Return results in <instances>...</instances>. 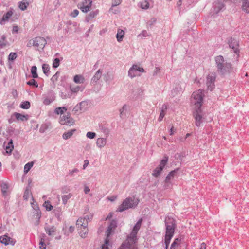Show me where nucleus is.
Listing matches in <instances>:
<instances>
[{
    "label": "nucleus",
    "mask_w": 249,
    "mask_h": 249,
    "mask_svg": "<svg viewBox=\"0 0 249 249\" xmlns=\"http://www.w3.org/2000/svg\"><path fill=\"white\" fill-rule=\"evenodd\" d=\"M31 71L32 77L33 78H36L38 77V74L37 73V67L36 66L32 67Z\"/></svg>",
    "instance_id": "nucleus-39"
},
{
    "label": "nucleus",
    "mask_w": 249,
    "mask_h": 249,
    "mask_svg": "<svg viewBox=\"0 0 249 249\" xmlns=\"http://www.w3.org/2000/svg\"><path fill=\"white\" fill-rule=\"evenodd\" d=\"M34 165L33 162H30L26 164L24 166V174H27L31 169V168L33 167Z\"/></svg>",
    "instance_id": "nucleus-36"
},
{
    "label": "nucleus",
    "mask_w": 249,
    "mask_h": 249,
    "mask_svg": "<svg viewBox=\"0 0 249 249\" xmlns=\"http://www.w3.org/2000/svg\"><path fill=\"white\" fill-rule=\"evenodd\" d=\"M139 200L135 197H128L124 200L119 206L117 211L122 212L129 209L135 208L138 204Z\"/></svg>",
    "instance_id": "nucleus-3"
},
{
    "label": "nucleus",
    "mask_w": 249,
    "mask_h": 249,
    "mask_svg": "<svg viewBox=\"0 0 249 249\" xmlns=\"http://www.w3.org/2000/svg\"><path fill=\"white\" fill-rule=\"evenodd\" d=\"M0 242L6 246L9 244L14 245L16 241L11 239L7 234H5L0 237Z\"/></svg>",
    "instance_id": "nucleus-14"
},
{
    "label": "nucleus",
    "mask_w": 249,
    "mask_h": 249,
    "mask_svg": "<svg viewBox=\"0 0 249 249\" xmlns=\"http://www.w3.org/2000/svg\"><path fill=\"white\" fill-rule=\"evenodd\" d=\"M92 3V1L90 0H85L84 1L78 3L77 7L83 12L87 13L90 11Z\"/></svg>",
    "instance_id": "nucleus-11"
},
{
    "label": "nucleus",
    "mask_w": 249,
    "mask_h": 249,
    "mask_svg": "<svg viewBox=\"0 0 249 249\" xmlns=\"http://www.w3.org/2000/svg\"><path fill=\"white\" fill-rule=\"evenodd\" d=\"M29 5V3L27 1H22L19 3V8L22 11L26 10L27 6Z\"/></svg>",
    "instance_id": "nucleus-34"
},
{
    "label": "nucleus",
    "mask_w": 249,
    "mask_h": 249,
    "mask_svg": "<svg viewBox=\"0 0 249 249\" xmlns=\"http://www.w3.org/2000/svg\"><path fill=\"white\" fill-rule=\"evenodd\" d=\"M124 36V32L122 29H118L116 35L117 40L120 42L123 40V38Z\"/></svg>",
    "instance_id": "nucleus-26"
},
{
    "label": "nucleus",
    "mask_w": 249,
    "mask_h": 249,
    "mask_svg": "<svg viewBox=\"0 0 249 249\" xmlns=\"http://www.w3.org/2000/svg\"><path fill=\"white\" fill-rule=\"evenodd\" d=\"M145 72V71L143 68L139 67L138 65L134 64L129 69L128 72V75L131 78H133L135 77L140 76V72Z\"/></svg>",
    "instance_id": "nucleus-6"
},
{
    "label": "nucleus",
    "mask_w": 249,
    "mask_h": 249,
    "mask_svg": "<svg viewBox=\"0 0 249 249\" xmlns=\"http://www.w3.org/2000/svg\"><path fill=\"white\" fill-rule=\"evenodd\" d=\"M79 14V11L77 9L74 10L70 14V16L73 18H75Z\"/></svg>",
    "instance_id": "nucleus-59"
},
{
    "label": "nucleus",
    "mask_w": 249,
    "mask_h": 249,
    "mask_svg": "<svg viewBox=\"0 0 249 249\" xmlns=\"http://www.w3.org/2000/svg\"><path fill=\"white\" fill-rule=\"evenodd\" d=\"M102 70L99 69L95 73L91 79L90 83L92 85H95L98 81L101 78L102 76Z\"/></svg>",
    "instance_id": "nucleus-17"
},
{
    "label": "nucleus",
    "mask_w": 249,
    "mask_h": 249,
    "mask_svg": "<svg viewBox=\"0 0 249 249\" xmlns=\"http://www.w3.org/2000/svg\"><path fill=\"white\" fill-rule=\"evenodd\" d=\"M54 113L56 114H63V110H62L61 108L60 107H57L54 110Z\"/></svg>",
    "instance_id": "nucleus-60"
},
{
    "label": "nucleus",
    "mask_w": 249,
    "mask_h": 249,
    "mask_svg": "<svg viewBox=\"0 0 249 249\" xmlns=\"http://www.w3.org/2000/svg\"><path fill=\"white\" fill-rule=\"evenodd\" d=\"M59 123L62 125L71 126L74 124V121L71 117L70 113L67 112L66 115L60 117Z\"/></svg>",
    "instance_id": "nucleus-9"
},
{
    "label": "nucleus",
    "mask_w": 249,
    "mask_h": 249,
    "mask_svg": "<svg viewBox=\"0 0 249 249\" xmlns=\"http://www.w3.org/2000/svg\"><path fill=\"white\" fill-rule=\"evenodd\" d=\"M203 96V91L201 89L195 91L193 93L192 95V102L195 105V108L201 107Z\"/></svg>",
    "instance_id": "nucleus-4"
},
{
    "label": "nucleus",
    "mask_w": 249,
    "mask_h": 249,
    "mask_svg": "<svg viewBox=\"0 0 249 249\" xmlns=\"http://www.w3.org/2000/svg\"><path fill=\"white\" fill-rule=\"evenodd\" d=\"M71 96V92H68V94H67L66 93H64V92H61V97L63 98V99H66L67 98H70Z\"/></svg>",
    "instance_id": "nucleus-56"
},
{
    "label": "nucleus",
    "mask_w": 249,
    "mask_h": 249,
    "mask_svg": "<svg viewBox=\"0 0 249 249\" xmlns=\"http://www.w3.org/2000/svg\"><path fill=\"white\" fill-rule=\"evenodd\" d=\"M193 116L195 119L196 125L199 126L203 122V112L201 107L195 108Z\"/></svg>",
    "instance_id": "nucleus-7"
},
{
    "label": "nucleus",
    "mask_w": 249,
    "mask_h": 249,
    "mask_svg": "<svg viewBox=\"0 0 249 249\" xmlns=\"http://www.w3.org/2000/svg\"><path fill=\"white\" fill-rule=\"evenodd\" d=\"M173 235H174V234H170L165 233V239H164V243H165V245H169V244L170 243L171 239L173 237Z\"/></svg>",
    "instance_id": "nucleus-37"
},
{
    "label": "nucleus",
    "mask_w": 249,
    "mask_h": 249,
    "mask_svg": "<svg viewBox=\"0 0 249 249\" xmlns=\"http://www.w3.org/2000/svg\"><path fill=\"white\" fill-rule=\"evenodd\" d=\"M117 227V222L116 220H112L108 225L106 231V238L109 239L110 235L114 232V230Z\"/></svg>",
    "instance_id": "nucleus-13"
},
{
    "label": "nucleus",
    "mask_w": 249,
    "mask_h": 249,
    "mask_svg": "<svg viewBox=\"0 0 249 249\" xmlns=\"http://www.w3.org/2000/svg\"><path fill=\"white\" fill-rule=\"evenodd\" d=\"M74 231V227L72 226H71L69 228V231H64V234L68 236L69 233H72Z\"/></svg>",
    "instance_id": "nucleus-54"
},
{
    "label": "nucleus",
    "mask_w": 249,
    "mask_h": 249,
    "mask_svg": "<svg viewBox=\"0 0 249 249\" xmlns=\"http://www.w3.org/2000/svg\"><path fill=\"white\" fill-rule=\"evenodd\" d=\"M149 4L146 1H144V2H142L141 4V7L142 9H148L149 8Z\"/></svg>",
    "instance_id": "nucleus-55"
},
{
    "label": "nucleus",
    "mask_w": 249,
    "mask_h": 249,
    "mask_svg": "<svg viewBox=\"0 0 249 249\" xmlns=\"http://www.w3.org/2000/svg\"><path fill=\"white\" fill-rule=\"evenodd\" d=\"M43 73L47 76H48L50 73V67L48 64H43L42 66Z\"/></svg>",
    "instance_id": "nucleus-33"
},
{
    "label": "nucleus",
    "mask_w": 249,
    "mask_h": 249,
    "mask_svg": "<svg viewBox=\"0 0 249 249\" xmlns=\"http://www.w3.org/2000/svg\"><path fill=\"white\" fill-rule=\"evenodd\" d=\"M47 43L45 39L42 37H36L33 40V45L37 50L43 49Z\"/></svg>",
    "instance_id": "nucleus-10"
},
{
    "label": "nucleus",
    "mask_w": 249,
    "mask_h": 249,
    "mask_svg": "<svg viewBox=\"0 0 249 249\" xmlns=\"http://www.w3.org/2000/svg\"><path fill=\"white\" fill-rule=\"evenodd\" d=\"M31 195L32 193L31 191L29 190L28 188L26 189L23 196L24 199L26 200H28Z\"/></svg>",
    "instance_id": "nucleus-43"
},
{
    "label": "nucleus",
    "mask_w": 249,
    "mask_h": 249,
    "mask_svg": "<svg viewBox=\"0 0 249 249\" xmlns=\"http://www.w3.org/2000/svg\"><path fill=\"white\" fill-rule=\"evenodd\" d=\"M156 22V19L155 18H152L151 19V20L148 22V24L149 26H152L154 24H155Z\"/></svg>",
    "instance_id": "nucleus-64"
},
{
    "label": "nucleus",
    "mask_w": 249,
    "mask_h": 249,
    "mask_svg": "<svg viewBox=\"0 0 249 249\" xmlns=\"http://www.w3.org/2000/svg\"><path fill=\"white\" fill-rule=\"evenodd\" d=\"M13 148L14 145L13 143V141L12 139H10L5 148L6 153L10 154Z\"/></svg>",
    "instance_id": "nucleus-32"
},
{
    "label": "nucleus",
    "mask_w": 249,
    "mask_h": 249,
    "mask_svg": "<svg viewBox=\"0 0 249 249\" xmlns=\"http://www.w3.org/2000/svg\"><path fill=\"white\" fill-rule=\"evenodd\" d=\"M45 230L46 233L50 236L53 235L56 231V228L54 226L46 227Z\"/></svg>",
    "instance_id": "nucleus-28"
},
{
    "label": "nucleus",
    "mask_w": 249,
    "mask_h": 249,
    "mask_svg": "<svg viewBox=\"0 0 249 249\" xmlns=\"http://www.w3.org/2000/svg\"><path fill=\"white\" fill-rule=\"evenodd\" d=\"M164 221L166 226V233L174 234L176 228V220L173 217L167 216L165 217Z\"/></svg>",
    "instance_id": "nucleus-5"
},
{
    "label": "nucleus",
    "mask_w": 249,
    "mask_h": 249,
    "mask_svg": "<svg viewBox=\"0 0 249 249\" xmlns=\"http://www.w3.org/2000/svg\"><path fill=\"white\" fill-rule=\"evenodd\" d=\"M179 168H178L173 171H171L166 176L165 178V182H168L169 180L170 181L171 179H173L176 176V174Z\"/></svg>",
    "instance_id": "nucleus-20"
},
{
    "label": "nucleus",
    "mask_w": 249,
    "mask_h": 249,
    "mask_svg": "<svg viewBox=\"0 0 249 249\" xmlns=\"http://www.w3.org/2000/svg\"><path fill=\"white\" fill-rule=\"evenodd\" d=\"M70 191V188L66 186H64L62 187L61 189V193L63 194L66 193L68 191Z\"/></svg>",
    "instance_id": "nucleus-57"
},
{
    "label": "nucleus",
    "mask_w": 249,
    "mask_h": 249,
    "mask_svg": "<svg viewBox=\"0 0 249 249\" xmlns=\"http://www.w3.org/2000/svg\"><path fill=\"white\" fill-rule=\"evenodd\" d=\"M55 100V96L53 92L49 93L48 96L44 98L43 103L45 105H49Z\"/></svg>",
    "instance_id": "nucleus-16"
},
{
    "label": "nucleus",
    "mask_w": 249,
    "mask_h": 249,
    "mask_svg": "<svg viewBox=\"0 0 249 249\" xmlns=\"http://www.w3.org/2000/svg\"><path fill=\"white\" fill-rule=\"evenodd\" d=\"M39 248L40 249H45L46 248V245L44 242V239L43 238L40 239L39 242Z\"/></svg>",
    "instance_id": "nucleus-51"
},
{
    "label": "nucleus",
    "mask_w": 249,
    "mask_h": 249,
    "mask_svg": "<svg viewBox=\"0 0 249 249\" xmlns=\"http://www.w3.org/2000/svg\"><path fill=\"white\" fill-rule=\"evenodd\" d=\"M96 133L93 132H88L86 134V136L89 139H92L96 137Z\"/></svg>",
    "instance_id": "nucleus-52"
},
{
    "label": "nucleus",
    "mask_w": 249,
    "mask_h": 249,
    "mask_svg": "<svg viewBox=\"0 0 249 249\" xmlns=\"http://www.w3.org/2000/svg\"><path fill=\"white\" fill-rule=\"evenodd\" d=\"M224 7V5L223 3L220 2H216L214 5V9L216 13L220 11L221 10L223 9Z\"/></svg>",
    "instance_id": "nucleus-38"
},
{
    "label": "nucleus",
    "mask_w": 249,
    "mask_h": 249,
    "mask_svg": "<svg viewBox=\"0 0 249 249\" xmlns=\"http://www.w3.org/2000/svg\"><path fill=\"white\" fill-rule=\"evenodd\" d=\"M165 112H164V111H160V114L159 115V118H158V121L159 122H160L162 120L163 117H164L165 115Z\"/></svg>",
    "instance_id": "nucleus-61"
},
{
    "label": "nucleus",
    "mask_w": 249,
    "mask_h": 249,
    "mask_svg": "<svg viewBox=\"0 0 249 249\" xmlns=\"http://www.w3.org/2000/svg\"><path fill=\"white\" fill-rule=\"evenodd\" d=\"M17 57V53L12 52L9 54L8 59L9 61H13L16 59Z\"/></svg>",
    "instance_id": "nucleus-46"
},
{
    "label": "nucleus",
    "mask_w": 249,
    "mask_h": 249,
    "mask_svg": "<svg viewBox=\"0 0 249 249\" xmlns=\"http://www.w3.org/2000/svg\"><path fill=\"white\" fill-rule=\"evenodd\" d=\"M13 14L12 10H9L5 14H4L0 21V24L1 25L4 24L6 21H8L9 18Z\"/></svg>",
    "instance_id": "nucleus-19"
},
{
    "label": "nucleus",
    "mask_w": 249,
    "mask_h": 249,
    "mask_svg": "<svg viewBox=\"0 0 249 249\" xmlns=\"http://www.w3.org/2000/svg\"><path fill=\"white\" fill-rule=\"evenodd\" d=\"M0 187L1 188V192L3 196H5L7 194V190L8 188V185L6 183H2Z\"/></svg>",
    "instance_id": "nucleus-40"
},
{
    "label": "nucleus",
    "mask_w": 249,
    "mask_h": 249,
    "mask_svg": "<svg viewBox=\"0 0 249 249\" xmlns=\"http://www.w3.org/2000/svg\"><path fill=\"white\" fill-rule=\"evenodd\" d=\"M127 108L128 106L126 105H124L123 107L119 109L120 116L121 118H123L126 116V112Z\"/></svg>",
    "instance_id": "nucleus-30"
},
{
    "label": "nucleus",
    "mask_w": 249,
    "mask_h": 249,
    "mask_svg": "<svg viewBox=\"0 0 249 249\" xmlns=\"http://www.w3.org/2000/svg\"><path fill=\"white\" fill-rule=\"evenodd\" d=\"M13 115L15 117L16 119L18 121H24L27 120L29 118V116L28 115H24L17 112L14 113Z\"/></svg>",
    "instance_id": "nucleus-22"
},
{
    "label": "nucleus",
    "mask_w": 249,
    "mask_h": 249,
    "mask_svg": "<svg viewBox=\"0 0 249 249\" xmlns=\"http://www.w3.org/2000/svg\"><path fill=\"white\" fill-rule=\"evenodd\" d=\"M88 222L86 217L79 218L76 222V225L80 229H82V227H88Z\"/></svg>",
    "instance_id": "nucleus-18"
},
{
    "label": "nucleus",
    "mask_w": 249,
    "mask_h": 249,
    "mask_svg": "<svg viewBox=\"0 0 249 249\" xmlns=\"http://www.w3.org/2000/svg\"><path fill=\"white\" fill-rule=\"evenodd\" d=\"M20 107L23 109H29L30 107V103L29 101L22 102L20 105Z\"/></svg>",
    "instance_id": "nucleus-41"
},
{
    "label": "nucleus",
    "mask_w": 249,
    "mask_h": 249,
    "mask_svg": "<svg viewBox=\"0 0 249 249\" xmlns=\"http://www.w3.org/2000/svg\"><path fill=\"white\" fill-rule=\"evenodd\" d=\"M168 160V157L165 156L160 161L159 165L156 167L153 171L152 175L155 177H158L160 174L163 169L167 164Z\"/></svg>",
    "instance_id": "nucleus-8"
},
{
    "label": "nucleus",
    "mask_w": 249,
    "mask_h": 249,
    "mask_svg": "<svg viewBox=\"0 0 249 249\" xmlns=\"http://www.w3.org/2000/svg\"><path fill=\"white\" fill-rule=\"evenodd\" d=\"M75 131V129H73L69 130L68 131L65 132L63 134L62 137L64 139L67 140L70 138Z\"/></svg>",
    "instance_id": "nucleus-25"
},
{
    "label": "nucleus",
    "mask_w": 249,
    "mask_h": 249,
    "mask_svg": "<svg viewBox=\"0 0 249 249\" xmlns=\"http://www.w3.org/2000/svg\"><path fill=\"white\" fill-rule=\"evenodd\" d=\"M79 170L78 169L74 168V169H73V170H72L71 171H70L69 173V174L71 176H73L74 173H77L79 172Z\"/></svg>",
    "instance_id": "nucleus-62"
},
{
    "label": "nucleus",
    "mask_w": 249,
    "mask_h": 249,
    "mask_svg": "<svg viewBox=\"0 0 249 249\" xmlns=\"http://www.w3.org/2000/svg\"><path fill=\"white\" fill-rule=\"evenodd\" d=\"M122 0H113L112 6L114 7L119 5L121 3Z\"/></svg>",
    "instance_id": "nucleus-58"
},
{
    "label": "nucleus",
    "mask_w": 249,
    "mask_h": 249,
    "mask_svg": "<svg viewBox=\"0 0 249 249\" xmlns=\"http://www.w3.org/2000/svg\"><path fill=\"white\" fill-rule=\"evenodd\" d=\"M171 186H172L171 182V181H170V180H169V181L168 182H166L165 181V184L164 185V189L169 188L171 187Z\"/></svg>",
    "instance_id": "nucleus-63"
},
{
    "label": "nucleus",
    "mask_w": 249,
    "mask_h": 249,
    "mask_svg": "<svg viewBox=\"0 0 249 249\" xmlns=\"http://www.w3.org/2000/svg\"><path fill=\"white\" fill-rule=\"evenodd\" d=\"M84 104V102H81L79 104H77L73 109V111L75 113H78L80 111L82 110L81 106Z\"/></svg>",
    "instance_id": "nucleus-42"
},
{
    "label": "nucleus",
    "mask_w": 249,
    "mask_h": 249,
    "mask_svg": "<svg viewBox=\"0 0 249 249\" xmlns=\"http://www.w3.org/2000/svg\"><path fill=\"white\" fill-rule=\"evenodd\" d=\"M149 35L148 32L146 30H143L140 34L138 35V37L143 38V37H146L149 36Z\"/></svg>",
    "instance_id": "nucleus-44"
},
{
    "label": "nucleus",
    "mask_w": 249,
    "mask_h": 249,
    "mask_svg": "<svg viewBox=\"0 0 249 249\" xmlns=\"http://www.w3.org/2000/svg\"><path fill=\"white\" fill-rule=\"evenodd\" d=\"M142 221V218L137 221L130 234L127 236L126 239L122 243L118 249H138L137 247L138 238L137 235L141 228Z\"/></svg>",
    "instance_id": "nucleus-1"
},
{
    "label": "nucleus",
    "mask_w": 249,
    "mask_h": 249,
    "mask_svg": "<svg viewBox=\"0 0 249 249\" xmlns=\"http://www.w3.org/2000/svg\"><path fill=\"white\" fill-rule=\"evenodd\" d=\"M107 143V139L104 138H99L96 141L97 146L101 149L104 147Z\"/></svg>",
    "instance_id": "nucleus-21"
},
{
    "label": "nucleus",
    "mask_w": 249,
    "mask_h": 249,
    "mask_svg": "<svg viewBox=\"0 0 249 249\" xmlns=\"http://www.w3.org/2000/svg\"><path fill=\"white\" fill-rule=\"evenodd\" d=\"M73 81L77 84H82L85 81V78L82 75H75L73 77Z\"/></svg>",
    "instance_id": "nucleus-24"
},
{
    "label": "nucleus",
    "mask_w": 249,
    "mask_h": 249,
    "mask_svg": "<svg viewBox=\"0 0 249 249\" xmlns=\"http://www.w3.org/2000/svg\"><path fill=\"white\" fill-rule=\"evenodd\" d=\"M99 11L98 10L91 12L86 18V20L89 22L91 19L93 18L98 14Z\"/></svg>",
    "instance_id": "nucleus-29"
},
{
    "label": "nucleus",
    "mask_w": 249,
    "mask_h": 249,
    "mask_svg": "<svg viewBox=\"0 0 249 249\" xmlns=\"http://www.w3.org/2000/svg\"><path fill=\"white\" fill-rule=\"evenodd\" d=\"M81 231L79 232V234L81 237L85 238L87 236L88 233V227H82V229H80Z\"/></svg>",
    "instance_id": "nucleus-31"
},
{
    "label": "nucleus",
    "mask_w": 249,
    "mask_h": 249,
    "mask_svg": "<svg viewBox=\"0 0 249 249\" xmlns=\"http://www.w3.org/2000/svg\"><path fill=\"white\" fill-rule=\"evenodd\" d=\"M179 241L180 240L178 238L175 239L171 244V249H175V247L178 245Z\"/></svg>",
    "instance_id": "nucleus-53"
},
{
    "label": "nucleus",
    "mask_w": 249,
    "mask_h": 249,
    "mask_svg": "<svg viewBox=\"0 0 249 249\" xmlns=\"http://www.w3.org/2000/svg\"><path fill=\"white\" fill-rule=\"evenodd\" d=\"M215 76L208 75L207 77L206 85L208 87V89L211 91H212L215 87Z\"/></svg>",
    "instance_id": "nucleus-15"
},
{
    "label": "nucleus",
    "mask_w": 249,
    "mask_h": 249,
    "mask_svg": "<svg viewBox=\"0 0 249 249\" xmlns=\"http://www.w3.org/2000/svg\"><path fill=\"white\" fill-rule=\"evenodd\" d=\"M43 206L46 208V209L48 211H51L53 208V206L50 204V202L48 201H45L43 204Z\"/></svg>",
    "instance_id": "nucleus-48"
},
{
    "label": "nucleus",
    "mask_w": 249,
    "mask_h": 249,
    "mask_svg": "<svg viewBox=\"0 0 249 249\" xmlns=\"http://www.w3.org/2000/svg\"><path fill=\"white\" fill-rule=\"evenodd\" d=\"M109 245V239L106 238L105 243L102 246L101 249H109L108 246Z\"/></svg>",
    "instance_id": "nucleus-47"
},
{
    "label": "nucleus",
    "mask_w": 249,
    "mask_h": 249,
    "mask_svg": "<svg viewBox=\"0 0 249 249\" xmlns=\"http://www.w3.org/2000/svg\"><path fill=\"white\" fill-rule=\"evenodd\" d=\"M85 89V87L83 86H77L75 87H71L70 92L71 93H77L78 91H82Z\"/></svg>",
    "instance_id": "nucleus-27"
},
{
    "label": "nucleus",
    "mask_w": 249,
    "mask_h": 249,
    "mask_svg": "<svg viewBox=\"0 0 249 249\" xmlns=\"http://www.w3.org/2000/svg\"><path fill=\"white\" fill-rule=\"evenodd\" d=\"M71 193H69L68 195H65L62 196V199L63 204L66 205L67 203L68 200L70 199L72 196Z\"/></svg>",
    "instance_id": "nucleus-35"
},
{
    "label": "nucleus",
    "mask_w": 249,
    "mask_h": 249,
    "mask_svg": "<svg viewBox=\"0 0 249 249\" xmlns=\"http://www.w3.org/2000/svg\"><path fill=\"white\" fill-rule=\"evenodd\" d=\"M217 72L220 75L224 76L232 71L233 67L231 63L227 62L222 55L215 57Z\"/></svg>",
    "instance_id": "nucleus-2"
},
{
    "label": "nucleus",
    "mask_w": 249,
    "mask_h": 249,
    "mask_svg": "<svg viewBox=\"0 0 249 249\" xmlns=\"http://www.w3.org/2000/svg\"><path fill=\"white\" fill-rule=\"evenodd\" d=\"M242 9L245 13L249 14V0H242Z\"/></svg>",
    "instance_id": "nucleus-23"
},
{
    "label": "nucleus",
    "mask_w": 249,
    "mask_h": 249,
    "mask_svg": "<svg viewBox=\"0 0 249 249\" xmlns=\"http://www.w3.org/2000/svg\"><path fill=\"white\" fill-rule=\"evenodd\" d=\"M27 84L30 86H34L35 87H38V84L37 82L34 79H32L27 82Z\"/></svg>",
    "instance_id": "nucleus-45"
},
{
    "label": "nucleus",
    "mask_w": 249,
    "mask_h": 249,
    "mask_svg": "<svg viewBox=\"0 0 249 249\" xmlns=\"http://www.w3.org/2000/svg\"><path fill=\"white\" fill-rule=\"evenodd\" d=\"M60 60L59 58H55V59H54V60H53V68H57L60 65Z\"/></svg>",
    "instance_id": "nucleus-49"
},
{
    "label": "nucleus",
    "mask_w": 249,
    "mask_h": 249,
    "mask_svg": "<svg viewBox=\"0 0 249 249\" xmlns=\"http://www.w3.org/2000/svg\"><path fill=\"white\" fill-rule=\"evenodd\" d=\"M60 72L59 71H57L56 73L53 75V76L51 79V80L53 83H54L56 81H57L58 78L59 76Z\"/></svg>",
    "instance_id": "nucleus-50"
},
{
    "label": "nucleus",
    "mask_w": 249,
    "mask_h": 249,
    "mask_svg": "<svg viewBox=\"0 0 249 249\" xmlns=\"http://www.w3.org/2000/svg\"><path fill=\"white\" fill-rule=\"evenodd\" d=\"M228 44L229 45V47L233 49V52L235 53L239 54V42L238 40H236L234 38L231 37L228 39Z\"/></svg>",
    "instance_id": "nucleus-12"
}]
</instances>
